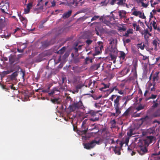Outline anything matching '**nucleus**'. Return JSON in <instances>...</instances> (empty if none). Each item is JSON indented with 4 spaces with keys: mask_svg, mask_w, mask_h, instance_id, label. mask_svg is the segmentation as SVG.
I'll return each instance as SVG.
<instances>
[{
    "mask_svg": "<svg viewBox=\"0 0 160 160\" xmlns=\"http://www.w3.org/2000/svg\"><path fill=\"white\" fill-rule=\"evenodd\" d=\"M121 97L117 95H112L109 99L112 101H113L114 106L115 110V112L112 113L111 115L112 116L117 117L121 113V108L120 107V101Z\"/></svg>",
    "mask_w": 160,
    "mask_h": 160,
    "instance_id": "1",
    "label": "nucleus"
},
{
    "mask_svg": "<svg viewBox=\"0 0 160 160\" xmlns=\"http://www.w3.org/2000/svg\"><path fill=\"white\" fill-rule=\"evenodd\" d=\"M155 140V137L152 136H148L146 137L143 140L140 141L139 142L148 147V145Z\"/></svg>",
    "mask_w": 160,
    "mask_h": 160,
    "instance_id": "2",
    "label": "nucleus"
},
{
    "mask_svg": "<svg viewBox=\"0 0 160 160\" xmlns=\"http://www.w3.org/2000/svg\"><path fill=\"white\" fill-rule=\"evenodd\" d=\"M138 147L137 151L140 154L142 155L148 152L147 147L142 144V145L139 142L138 145Z\"/></svg>",
    "mask_w": 160,
    "mask_h": 160,
    "instance_id": "3",
    "label": "nucleus"
},
{
    "mask_svg": "<svg viewBox=\"0 0 160 160\" xmlns=\"http://www.w3.org/2000/svg\"><path fill=\"white\" fill-rule=\"evenodd\" d=\"M85 124V122H84V121H83L82 122V130L81 131V132L82 134H86L87 132L88 131H90L93 130L94 129H96V126H95V124H92L91 125V126H94V127L92 128H90L89 129H88V128H86L84 126V124Z\"/></svg>",
    "mask_w": 160,
    "mask_h": 160,
    "instance_id": "4",
    "label": "nucleus"
},
{
    "mask_svg": "<svg viewBox=\"0 0 160 160\" xmlns=\"http://www.w3.org/2000/svg\"><path fill=\"white\" fill-rule=\"evenodd\" d=\"M101 84L103 85V87L100 88L99 90L101 91H107L108 92V93L109 92V89H106L109 87L110 83H108L107 84H105L103 82H102L101 83Z\"/></svg>",
    "mask_w": 160,
    "mask_h": 160,
    "instance_id": "5",
    "label": "nucleus"
},
{
    "mask_svg": "<svg viewBox=\"0 0 160 160\" xmlns=\"http://www.w3.org/2000/svg\"><path fill=\"white\" fill-rule=\"evenodd\" d=\"M51 42V41H49L48 40H46L42 42H41V48H45L48 47V46L52 44Z\"/></svg>",
    "mask_w": 160,
    "mask_h": 160,
    "instance_id": "6",
    "label": "nucleus"
},
{
    "mask_svg": "<svg viewBox=\"0 0 160 160\" xmlns=\"http://www.w3.org/2000/svg\"><path fill=\"white\" fill-rule=\"evenodd\" d=\"M114 90L116 91H118V93L120 94H123V92L122 91H119L116 86H112L110 89L109 91V93H111Z\"/></svg>",
    "mask_w": 160,
    "mask_h": 160,
    "instance_id": "7",
    "label": "nucleus"
},
{
    "mask_svg": "<svg viewBox=\"0 0 160 160\" xmlns=\"http://www.w3.org/2000/svg\"><path fill=\"white\" fill-rule=\"evenodd\" d=\"M40 6L38 8L35 9V11H37L38 10H42L43 8V2L42 0H38V3L37 5V6Z\"/></svg>",
    "mask_w": 160,
    "mask_h": 160,
    "instance_id": "8",
    "label": "nucleus"
},
{
    "mask_svg": "<svg viewBox=\"0 0 160 160\" xmlns=\"http://www.w3.org/2000/svg\"><path fill=\"white\" fill-rule=\"evenodd\" d=\"M94 142H92V141L90 143H85L84 145V148L87 149L92 148L94 147Z\"/></svg>",
    "mask_w": 160,
    "mask_h": 160,
    "instance_id": "9",
    "label": "nucleus"
},
{
    "mask_svg": "<svg viewBox=\"0 0 160 160\" xmlns=\"http://www.w3.org/2000/svg\"><path fill=\"white\" fill-rule=\"evenodd\" d=\"M132 113V108L131 107H129L127 109L125 112L123 113L122 115L123 116L127 117L129 116L130 114Z\"/></svg>",
    "mask_w": 160,
    "mask_h": 160,
    "instance_id": "10",
    "label": "nucleus"
},
{
    "mask_svg": "<svg viewBox=\"0 0 160 160\" xmlns=\"http://www.w3.org/2000/svg\"><path fill=\"white\" fill-rule=\"evenodd\" d=\"M159 72H156L154 74L152 79H153V86H154L156 84V81H157L159 79V77L158 76V74Z\"/></svg>",
    "mask_w": 160,
    "mask_h": 160,
    "instance_id": "11",
    "label": "nucleus"
},
{
    "mask_svg": "<svg viewBox=\"0 0 160 160\" xmlns=\"http://www.w3.org/2000/svg\"><path fill=\"white\" fill-rule=\"evenodd\" d=\"M118 13L120 18L121 19L125 18L127 13L126 11L123 10H119Z\"/></svg>",
    "mask_w": 160,
    "mask_h": 160,
    "instance_id": "12",
    "label": "nucleus"
},
{
    "mask_svg": "<svg viewBox=\"0 0 160 160\" xmlns=\"http://www.w3.org/2000/svg\"><path fill=\"white\" fill-rule=\"evenodd\" d=\"M140 2L142 4V6L146 8L149 5V0H140Z\"/></svg>",
    "mask_w": 160,
    "mask_h": 160,
    "instance_id": "13",
    "label": "nucleus"
},
{
    "mask_svg": "<svg viewBox=\"0 0 160 160\" xmlns=\"http://www.w3.org/2000/svg\"><path fill=\"white\" fill-rule=\"evenodd\" d=\"M109 54H117L118 50L116 48H113V46H111L109 48Z\"/></svg>",
    "mask_w": 160,
    "mask_h": 160,
    "instance_id": "14",
    "label": "nucleus"
},
{
    "mask_svg": "<svg viewBox=\"0 0 160 160\" xmlns=\"http://www.w3.org/2000/svg\"><path fill=\"white\" fill-rule=\"evenodd\" d=\"M69 108L70 112H73L76 110H78V109L74 102L72 103V104L70 105L69 106Z\"/></svg>",
    "mask_w": 160,
    "mask_h": 160,
    "instance_id": "15",
    "label": "nucleus"
},
{
    "mask_svg": "<svg viewBox=\"0 0 160 160\" xmlns=\"http://www.w3.org/2000/svg\"><path fill=\"white\" fill-rule=\"evenodd\" d=\"M75 103L76 106L78 108V109H83L84 108V106L83 105L82 102L79 100L78 102H74Z\"/></svg>",
    "mask_w": 160,
    "mask_h": 160,
    "instance_id": "16",
    "label": "nucleus"
},
{
    "mask_svg": "<svg viewBox=\"0 0 160 160\" xmlns=\"http://www.w3.org/2000/svg\"><path fill=\"white\" fill-rule=\"evenodd\" d=\"M113 148V151L115 154H117L118 155H120L121 154L120 150L121 148L118 146H116L115 147H112Z\"/></svg>",
    "mask_w": 160,
    "mask_h": 160,
    "instance_id": "17",
    "label": "nucleus"
},
{
    "mask_svg": "<svg viewBox=\"0 0 160 160\" xmlns=\"http://www.w3.org/2000/svg\"><path fill=\"white\" fill-rule=\"evenodd\" d=\"M7 6L8 7L9 6V4L7 2L6 3H5L4 5H3L2 7L1 8L2 12L3 13H6V12L8 11V8H7Z\"/></svg>",
    "mask_w": 160,
    "mask_h": 160,
    "instance_id": "18",
    "label": "nucleus"
},
{
    "mask_svg": "<svg viewBox=\"0 0 160 160\" xmlns=\"http://www.w3.org/2000/svg\"><path fill=\"white\" fill-rule=\"evenodd\" d=\"M100 66V63L94 64L92 65L90 68L91 70H95L98 69Z\"/></svg>",
    "mask_w": 160,
    "mask_h": 160,
    "instance_id": "19",
    "label": "nucleus"
},
{
    "mask_svg": "<svg viewBox=\"0 0 160 160\" xmlns=\"http://www.w3.org/2000/svg\"><path fill=\"white\" fill-rule=\"evenodd\" d=\"M118 2L116 3L119 6H125L126 0H117Z\"/></svg>",
    "mask_w": 160,
    "mask_h": 160,
    "instance_id": "20",
    "label": "nucleus"
},
{
    "mask_svg": "<svg viewBox=\"0 0 160 160\" xmlns=\"http://www.w3.org/2000/svg\"><path fill=\"white\" fill-rule=\"evenodd\" d=\"M5 18L0 19V29H1L5 26Z\"/></svg>",
    "mask_w": 160,
    "mask_h": 160,
    "instance_id": "21",
    "label": "nucleus"
},
{
    "mask_svg": "<svg viewBox=\"0 0 160 160\" xmlns=\"http://www.w3.org/2000/svg\"><path fill=\"white\" fill-rule=\"evenodd\" d=\"M72 12V11L70 10L68 12L64 13L63 15V18H68L71 16Z\"/></svg>",
    "mask_w": 160,
    "mask_h": 160,
    "instance_id": "22",
    "label": "nucleus"
},
{
    "mask_svg": "<svg viewBox=\"0 0 160 160\" xmlns=\"http://www.w3.org/2000/svg\"><path fill=\"white\" fill-rule=\"evenodd\" d=\"M132 72L133 76L130 78L129 80H134L135 78H136L137 77L136 70H134V71H133V70H132Z\"/></svg>",
    "mask_w": 160,
    "mask_h": 160,
    "instance_id": "23",
    "label": "nucleus"
},
{
    "mask_svg": "<svg viewBox=\"0 0 160 160\" xmlns=\"http://www.w3.org/2000/svg\"><path fill=\"white\" fill-rule=\"evenodd\" d=\"M18 72L15 71L13 72L10 76V78L12 80H14L18 75Z\"/></svg>",
    "mask_w": 160,
    "mask_h": 160,
    "instance_id": "24",
    "label": "nucleus"
},
{
    "mask_svg": "<svg viewBox=\"0 0 160 160\" xmlns=\"http://www.w3.org/2000/svg\"><path fill=\"white\" fill-rule=\"evenodd\" d=\"M0 86L2 89L5 90V91L6 92H9V88L7 87L6 85L2 84L0 82Z\"/></svg>",
    "mask_w": 160,
    "mask_h": 160,
    "instance_id": "25",
    "label": "nucleus"
},
{
    "mask_svg": "<svg viewBox=\"0 0 160 160\" xmlns=\"http://www.w3.org/2000/svg\"><path fill=\"white\" fill-rule=\"evenodd\" d=\"M9 61L11 64H12L15 61V58L14 56L10 55L9 58Z\"/></svg>",
    "mask_w": 160,
    "mask_h": 160,
    "instance_id": "26",
    "label": "nucleus"
},
{
    "mask_svg": "<svg viewBox=\"0 0 160 160\" xmlns=\"http://www.w3.org/2000/svg\"><path fill=\"white\" fill-rule=\"evenodd\" d=\"M150 2L151 3V6L152 7H155V5L158 4L160 2V0H156V1L153 3V0H150Z\"/></svg>",
    "mask_w": 160,
    "mask_h": 160,
    "instance_id": "27",
    "label": "nucleus"
},
{
    "mask_svg": "<svg viewBox=\"0 0 160 160\" xmlns=\"http://www.w3.org/2000/svg\"><path fill=\"white\" fill-rule=\"evenodd\" d=\"M133 33V30L132 29H129L127 30L124 36L126 37H128L129 36V34H132Z\"/></svg>",
    "mask_w": 160,
    "mask_h": 160,
    "instance_id": "28",
    "label": "nucleus"
},
{
    "mask_svg": "<svg viewBox=\"0 0 160 160\" xmlns=\"http://www.w3.org/2000/svg\"><path fill=\"white\" fill-rule=\"evenodd\" d=\"M18 15L19 17V18L21 21L23 23H26L27 22L26 18L22 16L21 15L19 14L18 13Z\"/></svg>",
    "mask_w": 160,
    "mask_h": 160,
    "instance_id": "29",
    "label": "nucleus"
},
{
    "mask_svg": "<svg viewBox=\"0 0 160 160\" xmlns=\"http://www.w3.org/2000/svg\"><path fill=\"white\" fill-rule=\"evenodd\" d=\"M133 130L132 129H130L127 132V135L130 137L132 136V135L134 134V133L133 132Z\"/></svg>",
    "mask_w": 160,
    "mask_h": 160,
    "instance_id": "30",
    "label": "nucleus"
},
{
    "mask_svg": "<svg viewBox=\"0 0 160 160\" xmlns=\"http://www.w3.org/2000/svg\"><path fill=\"white\" fill-rule=\"evenodd\" d=\"M102 51H101L100 49L98 47H96L95 48V55H98L100 53H101Z\"/></svg>",
    "mask_w": 160,
    "mask_h": 160,
    "instance_id": "31",
    "label": "nucleus"
},
{
    "mask_svg": "<svg viewBox=\"0 0 160 160\" xmlns=\"http://www.w3.org/2000/svg\"><path fill=\"white\" fill-rule=\"evenodd\" d=\"M126 55L125 53L123 51H120V55L119 56V57L120 58V59H122V60H124L125 57Z\"/></svg>",
    "mask_w": 160,
    "mask_h": 160,
    "instance_id": "32",
    "label": "nucleus"
},
{
    "mask_svg": "<svg viewBox=\"0 0 160 160\" xmlns=\"http://www.w3.org/2000/svg\"><path fill=\"white\" fill-rule=\"evenodd\" d=\"M153 116L155 117L160 116V109L158 110L155 112L153 114Z\"/></svg>",
    "mask_w": 160,
    "mask_h": 160,
    "instance_id": "33",
    "label": "nucleus"
},
{
    "mask_svg": "<svg viewBox=\"0 0 160 160\" xmlns=\"http://www.w3.org/2000/svg\"><path fill=\"white\" fill-rule=\"evenodd\" d=\"M109 41H110L109 44L112 46L114 44L117 42V40L115 38H112Z\"/></svg>",
    "mask_w": 160,
    "mask_h": 160,
    "instance_id": "34",
    "label": "nucleus"
},
{
    "mask_svg": "<svg viewBox=\"0 0 160 160\" xmlns=\"http://www.w3.org/2000/svg\"><path fill=\"white\" fill-rule=\"evenodd\" d=\"M65 47H63L57 52V53L58 54H62L64 53V52L65 51Z\"/></svg>",
    "mask_w": 160,
    "mask_h": 160,
    "instance_id": "35",
    "label": "nucleus"
},
{
    "mask_svg": "<svg viewBox=\"0 0 160 160\" xmlns=\"http://www.w3.org/2000/svg\"><path fill=\"white\" fill-rule=\"evenodd\" d=\"M99 111H98L96 112L93 110H91L89 112V113L91 116H96V114L98 113Z\"/></svg>",
    "mask_w": 160,
    "mask_h": 160,
    "instance_id": "36",
    "label": "nucleus"
},
{
    "mask_svg": "<svg viewBox=\"0 0 160 160\" xmlns=\"http://www.w3.org/2000/svg\"><path fill=\"white\" fill-rule=\"evenodd\" d=\"M139 14H141V12L140 11H134L132 12V14L136 16H139Z\"/></svg>",
    "mask_w": 160,
    "mask_h": 160,
    "instance_id": "37",
    "label": "nucleus"
},
{
    "mask_svg": "<svg viewBox=\"0 0 160 160\" xmlns=\"http://www.w3.org/2000/svg\"><path fill=\"white\" fill-rule=\"evenodd\" d=\"M157 97V95H154V94H152L151 95V97H149L148 98H146L145 99V101H147L148 100L151 99H154L156 98Z\"/></svg>",
    "mask_w": 160,
    "mask_h": 160,
    "instance_id": "38",
    "label": "nucleus"
},
{
    "mask_svg": "<svg viewBox=\"0 0 160 160\" xmlns=\"http://www.w3.org/2000/svg\"><path fill=\"white\" fill-rule=\"evenodd\" d=\"M117 0H108V3L109 4L113 5L115 4V3L116 2Z\"/></svg>",
    "mask_w": 160,
    "mask_h": 160,
    "instance_id": "39",
    "label": "nucleus"
},
{
    "mask_svg": "<svg viewBox=\"0 0 160 160\" xmlns=\"http://www.w3.org/2000/svg\"><path fill=\"white\" fill-rule=\"evenodd\" d=\"M158 101V100L157 99L156 100H154L153 101V104L152 106V107L154 108H156L157 107L158 105V104L157 102Z\"/></svg>",
    "mask_w": 160,
    "mask_h": 160,
    "instance_id": "40",
    "label": "nucleus"
},
{
    "mask_svg": "<svg viewBox=\"0 0 160 160\" xmlns=\"http://www.w3.org/2000/svg\"><path fill=\"white\" fill-rule=\"evenodd\" d=\"M12 72L13 71L12 70H7L6 71H4L2 72V74L4 76L5 75L9 74Z\"/></svg>",
    "mask_w": 160,
    "mask_h": 160,
    "instance_id": "41",
    "label": "nucleus"
},
{
    "mask_svg": "<svg viewBox=\"0 0 160 160\" xmlns=\"http://www.w3.org/2000/svg\"><path fill=\"white\" fill-rule=\"evenodd\" d=\"M112 60H116L117 54H109Z\"/></svg>",
    "mask_w": 160,
    "mask_h": 160,
    "instance_id": "42",
    "label": "nucleus"
},
{
    "mask_svg": "<svg viewBox=\"0 0 160 160\" xmlns=\"http://www.w3.org/2000/svg\"><path fill=\"white\" fill-rule=\"evenodd\" d=\"M144 108V106H142V105H139L136 108L137 111H138L141 110L143 109Z\"/></svg>",
    "mask_w": 160,
    "mask_h": 160,
    "instance_id": "43",
    "label": "nucleus"
},
{
    "mask_svg": "<svg viewBox=\"0 0 160 160\" xmlns=\"http://www.w3.org/2000/svg\"><path fill=\"white\" fill-rule=\"evenodd\" d=\"M158 42L156 40H154L153 41L152 43L153 45L154 46V47L155 49H156L157 47V43H158Z\"/></svg>",
    "mask_w": 160,
    "mask_h": 160,
    "instance_id": "44",
    "label": "nucleus"
},
{
    "mask_svg": "<svg viewBox=\"0 0 160 160\" xmlns=\"http://www.w3.org/2000/svg\"><path fill=\"white\" fill-rule=\"evenodd\" d=\"M58 100V98H54V99H51V101L53 103L58 104L59 103Z\"/></svg>",
    "mask_w": 160,
    "mask_h": 160,
    "instance_id": "45",
    "label": "nucleus"
},
{
    "mask_svg": "<svg viewBox=\"0 0 160 160\" xmlns=\"http://www.w3.org/2000/svg\"><path fill=\"white\" fill-rule=\"evenodd\" d=\"M130 71V69L128 68H126L123 69L122 71V72H126L124 73V75L127 74Z\"/></svg>",
    "mask_w": 160,
    "mask_h": 160,
    "instance_id": "46",
    "label": "nucleus"
},
{
    "mask_svg": "<svg viewBox=\"0 0 160 160\" xmlns=\"http://www.w3.org/2000/svg\"><path fill=\"white\" fill-rule=\"evenodd\" d=\"M98 43L99 46H98V48L100 49V50L102 51V50L103 48V43L102 42H98Z\"/></svg>",
    "mask_w": 160,
    "mask_h": 160,
    "instance_id": "47",
    "label": "nucleus"
},
{
    "mask_svg": "<svg viewBox=\"0 0 160 160\" xmlns=\"http://www.w3.org/2000/svg\"><path fill=\"white\" fill-rule=\"evenodd\" d=\"M106 0H104L103 1H102L100 3L101 6H106L108 3V2H106Z\"/></svg>",
    "mask_w": 160,
    "mask_h": 160,
    "instance_id": "48",
    "label": "nucleus"
},
{
    "mask_svg": "<svg viewBox=\"0 0 160 160\" xmlns=\"http://www.w3.org/2000/svg\"><path fill=\"white\" fill-rule=\"evenodd\" d=\"M112 126L113 127H114L116 123V122L115 119H113L110 122Z\"/></svg>",
    "mask_w": 160,
    "mask_h": 160,
    "instance_id": "49",
    "label": "nucleus"
},
{
    "mask_svg": "<svg viewBox=\"0 0 160 160\" xmlns=\"http://www.w3.org/2000/svg\"><path fill=\"white\" fill-rule=\"evenodd\" d=\"M20 74L21 75L23 81H24L25 80L24 76L25 74V72L23 71H21V73Z\"/></svg>",
    "mask_w": 160,
    "mask_h": 160,
    "instance_id": "50",
    "label": "nucleus"
},
{
    "mask_svg": "<svg viewBox=\"0 0 160 160\" xmlns=\"http://www.w3.org/2000/svg\"><path fill=\"white\" fill-rule=\"evenodd\" d=\"M92 41H93L92 40L88 39L86 40V42L87 43V44L88 45V46H89L92 43Z\"/></svg>",
    "mask_w": 160,
    "mask_h": 160,
    "instance_id": "51",
    "label": "nucleus"
},
{
    "mask_svg": "<svg viewBox=\"0 0 160 160\" xmlns=\"http://www.w3.org/2000/svg\"><path fill=\"white\" fill-rule=\"evenodd\" d=\"M99 18V16L95 15L91 19V21H92L94 20H95Z\"/></svg>",
    "mask_w": 160,
    "mask_h": 160,
    "instance_id": "52",
    "label": "nucleus"
},
{
    "mask_svg": "<svg viewBox=\"0 0 160 160\" xmlns=\"http://www.w3.org/2000/svg\"><path fill=\"white\" fill-rule=\"evenodd\" d=\"M82 87V86L80 84H78L76 86V88L77 90V92L78 91V90L81 89Z\"/></svg>",
    "mask_w": 160,
    "mask_h": 160,
    "instance_id": "53",
    "label": "nucleus"
},
{
    "mask_svg": "<svg viewBox=\"0 0 160 160\" xmlns=\"http://www.w3.org/2000/svg\"><path fill=\"white\" fill-rule=\"evenodd\" d=\"M156 23L155 21H153L152 23V25L154 29L156 30L157 29V27L156 25Z\"/></svg>",
    "mask_w": 160,
    "mask_h": 160,
    "instance_id": "54",
    "label": "nucleus"
},
{
    "mask_svg": "<svg viewBox=\"0 0 160 160\" xmlns=\"http://www.w3.org/2000/svg\"><path fill=\"white\" fill-rule=\"evenodd\" d=\"M92 142H94V147L96 145V144H100V141L98 140L97 141L95 140L92 141Z\"/></svg>",
    "mask_w": 160,
    "mask_h": 160,
    "instance_id": "55",
    "label": "nucleus"
},
{
    "mask_svg": "<svg viewBox=\"0 0 160 160\" xmlns=\"http://www.w3.org/2000/svg\"><path fill=\"white\" fill-rule=\"evenodd\" d=\"M32 3L30 2L27 4V8L30 9L32 7Z\"/></svg>",
    "mask_w": 160,
    "mask_h": 160,
    "instance_id": "56",
    "label": "nucleus"
},
{
    "mask_svg": "<svg viewBox=\"0 0 160 160\" xmlns=\"http://www.w3.org/2000/svg\"><path fill=\"white\" fill-rule=\"evenodd\" d=\"M55 89H53L50 92H48V95L49 96H51L55 93Z\"/></svg>",
    "mask_w": 160,
    "mask_h": 160,
    "instance_id": "57",
    "label": "nucleus"
},
{
    "mask_svg": "<svg viewBox=\"0 0 160 160\" xmlns=\"http://www.w3.org/2000/svg\"><path fill=\"white\" fill-rule=\"evenodd\" d=\"M139 16L140 18H142V19H145L146 18V17L145 16V15H144V13H143V14H142L141 12V14H139Z\"/></svg>",
    "mask_w": 160,
    "mask_h": 160,
    "instance_id": "58",
    "label": "nucleus"
},
{
    "mask_svg": "<svg viewBox=\"0 0 160 160\" xmlns=\"http://www.w3.org/2000/svg\"><path fill=\"white\" fill-rule=\"evenodd\" d=\"M50 87H48L47 90H42V92H43L44 93H48L49 92V90L50 89Z\"/></svg>",
    "mask_w": 160,
    "mask_h": 160,
    "instance_id": "59",
    "label": "nucleus"
},
{
    "mask_svg": "<svg viewBox=\"0 0 160 160\" xmlns=\"http://www.w3.org/2000/svg\"><path fill=\"white\" fill-rule=\"evenodd\" d=\"M99 120V118L98 117H96L94 118H91L90 119V120L91 121H92L93 122H95V121H98Z\"/></svg>",
    "mask_w": 160,
    "mask_h": 160,
    "instance_id": "60",
    "label": "nucleus"
},
{
    "mask_svg": "<svg viewBox=\"0 0 160 160\" xmlns=\"http://www.w3.org/2000/svg\"><path fill=\"white\" fill-rule=\"evenodd\" d=\"M13 85H14L13 84H12V85L9 86V87L10 88L12 89H13L14 90H16L17 89H16V87H14Z\"/></svg>",
    "mask_w": 160,
    "mask_h": 160,
    "instance_id": "61",
    "label": "nucleus"
},
{
    "mask_svg": "<svg viewBox=\"0 0 160 160\" xmlns=\"http://www.w3.org/2000/svg\"><path fill=\"white\" fill-rule=\"evenodd\" d=\"M138 47V48H140L141 50H143L144 49V48L142 46V43L138 44L137 45Z\"/></svg>",
    "mask_w": 160,
    "mask_h": 160,
    "instance_id": "62",
    "label": "nucleus"
},
{
    "mask_svg": "<svg viewBox=\"0 0 160 160\" xmlns=\"http://www.w3.org/2000/svg\"><path fill=\"white\" fill-rule=\"evenodd\" d=\"M119 30H122L123 31H125L126 30V28L125 27H120L119 28Z\"/></svg>",
    "mask_w": 160,
    "mask_h": 160,
    "instance_id": "63",
    "label": "nucleus"
},
{
    "mask_svg": "<svg viewBox=\"0 0 160 160\" xmlns=\"http://www.w3.org/2000/svg\"><path fill=\"white\" fill-rule=\"evenodd\" d=\"M66 100H67L68 101H72V99L71 98V97L68 96L67 97Z\"/></svg>",
    "mask_w": 160,
    "mask_h": 160,
    "instance_id": "64",
    "label": "nucleus"
}]
</instances>
